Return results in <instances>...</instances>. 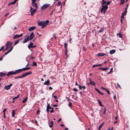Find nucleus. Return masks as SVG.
Masks as SVG:
<instances>
[{
	"instance_id": "obj_1",
	"label": "nucleus",
	"mask_w": 130,
	"mask_h": 130,
	"mask_svg": "<svg viewBox=\"0 0 130 130\" xmlns=\"http://www.w3.org/2000/svg\"><path fill=\"white\" fill-rule=\"evenodd\" d=\"M49 21L48 20H46L45 22L42 21L38 22V25L41 26V28H43L45 27L48 23Z\"/></svg>"
},
{
	"instance_id": "obj_2",
	"label": "nucleus",
	"mask_w": 130,
	"mask_h": 130,
	"mask_svg": "<svg viewBox=\"0 0 130 130\" xmlns=\"http://www.w3.org/2000/svg\"><path fill=\"white\" fill-rule=\"evenodd\" d=\"M108 6L107 5H103L101 8V12L103 13V14H104L105 13L106 11L108 9Z\"/></svg>"
},
{
	"instance_id": "obj_3",
	"label": "nucleus",
	"mask_w": 130,
	"mask_h": 130,
	"mask_svg": "<svg viewBox=\"0 0 130 130\" xmlns=\"http://www.w3.org/2000/svg\"><path fill=\"white\" fill-rule=\"evenodd\" d=\"M37 11V9H34L31 7H30V12H31V15L32 16L34 13L36 12Z\"/></svg>"
},
{
	"instance_id": "obj_4",
	"label": "nucleus",
	"mask_w": 130,
	"mask_h": 130,
	"mask_svg": "<svg viewBox=\"0 0 130 130\" xmlns=\"http://www.w3.org/2000/svg\"><path fill=\"white\" fill-rule=\"evenodd\" d=\"M50 5V4H45L44 5L41 7V9L42 10L45 9L46 8L48 7Z\"/></svg>"
},
{
	"instance_id": "obj_5",
	"label": "nucleus",
	"mask_w": 130,
	"mask_h": 130,
	"mask_svg": "<svg viewBox=\"0 0 130 130\" xmlns=\"http://www.w3.org/2000/svg\"><path fill=\"white\" fill-rule=\"evenodd\" d=\"M12 85V84H10V85H6L5 86L4 89L5 90H9L11 86Z\"/></svg>"
},
{
	"instance_id": "obj_6",
	"label": "nucleus",
	"mask_w": 130,
	"mask_h": 130,
	"mask_svg": "<svg viewBox=\"0 0 130 130\" xmlns=\"http://www.w3.org/2000/svg\"><path fill=\"white\" fill-rule=\"evenodd\" d=\"M16 74V72L15 71L14 72L13 71H9L7 74V76H9L10 75H13Z\"/></svg>"
},
{
	"instance_id": "obj_7",
	"label": "nucleus",
	"mask_w": 130,
	"mask_h": 130,
	"mask_svg": "<svg viewBox=\"0 0 130 130\" xmlns=\"http://www.w3.org/2000/svg\"><path fill=\"white\" fill-rule=\"evenodd\" d=\"M23 35V34L22 33L21 34H20V35H14L13 37V39H15L16 38H19V37H22Z\"/></svg>"
},
{
	"instance_id": "obj_8",
	"label": "nucleus",
	"mask_w": 130,
	"mask_h": 130,
	"mask_svg": "<svg viewBox=\"0 0 130 130\" xmlns=\"http://www.w3.org/2000/svg\"><path fill=\"white\" fill-rule=\"evenodd\" d=\"M31 5L32 7L35 8L36 9H37L38 8V5L36 3H32Z\"/></svg>"
},
{
	"instance_id": "obj_9",
	"label": "nucleus",
	"mask_w": 130,
	"mask_h": 130,
	"mask_svg": "<svg viewBox=\"0 0 130 130\" xmlns=\"http://www.w3.org/2000/svg\"><path fill=\"white\" fill-rule=\"evenodd\" d=\"M29 37L28 36L24 38L23 43H25L27 42L29 40Z\"/></svg>"
},
{
	"instance_id": "obj_10",
	"label": "nucleus",
	"mask_w": 130,
	"mask_h": 130,
	"mask_svg": "<svg viewBox=\"0 0 130 130\" xmlns=\"http://www.w3.org/2000/svg\"><path fill=\"white\" fill-rule=\"evenodd\" d=\"M12 43L11 42L8 41L7 42L6 45L7 46L9 47H10L11 46Z\"/></svg>"
},
{
	"instance_id": "obj_11",
	"label": "nucleus",
	"mask_w": 130,
	"mask_h": 130,
	"mask_svg": "<svg viewBox=\"0 0 130 130\" xmlns=\"http://www.w3.org/2000/svg\"><path fill=\"white\" fill-rule=\"evenodd\" d=\"M34 33L33 32H32L30 34L29 37V39L30 40H31V39L34 37Z\"/></svg>"
},
{
	"instance_id": "obj_12",
	"label": "nucleus",
	"mask_w": 130,
	"mask_h": 130,
	"mask_svg": "<svg viewBox=\"0 0 130 130\" xmlns=\"http://www.w3.org/2000/svg\"><path fill=\"white\" fill-rule=\"evenodd\" d=\"M33 44L32 42H30L29 44L28 45V48L30 49L31 48H32Z\"/></svg>"
},
{
	"instance_id": "obj_13",
	"label": "nucleus",
	"mask_w": 130,
	"mask_h": 130,
	"mask_svg": "<svg viewBox=\"0 0 130 130\" xmlns=\"http://www.w3.org/2000/svg\"><path fill=\"white\" fill-rule=\"evenodd\" d=\"M105 55H106V54L103 53H99L97 55V56L98 57L103 56Z\"/></svg>"
},
{
	"instance_id": "obj_14",
	"label": "nucleus",
	"mask_w": 130,
	"mask_h": 130,
	"mask_svg": "<svg viewBox=\"0 0 130 130\" xmlns=\"http://www.w3.org/2000/svg\"><path fill=\"white\" fill-rule=\"evenodd\" d=\"M95 90L97 91L99 94H100L102 95H104V94L102 93L98 89L95 88Z\"/></svg>"
},
{
	"instance_id": "obj_15",
	"label": "nucleus",
	"mask_w": 130,
	"mask_h": 130,
	"mask_svg": "<svg viewBox=\"0 0 130 130\" xmlns=\"http://www.w3.org/2000/svg\"><path fill=\"white\" fill-rule=\"evenodd\" d=\"M22 71V69L16 70L15 71V72H16V74L17 73L19 74L21 73Z\"/></svg>"
},
{
	"instance_id": "obj_16",
	"label": "nucleus",
	"mask_w": 130,
	"mask_h": 130,
	"mask_svg": "<svg viewBox=\"0 0 130 130\" xmlns=\"http://www.w3.org/2000/svg\"><path fill=\"white\" fill-rule=\"evenodd\" d=\"M50 80L48 79L44 83V84L46 85H48L50 84Z\"/></svg>"
},
{
	"instance_id": "obj_17",
	"label": "nucleus",
	"mask_w": 130,
	"mask_h": 130,
	"mask_svg": "<svg viewBox=\"0 0 130 130\" xmlns=\"http://www.w3.org/2000/svg\"><path fill=\"white\" fill-rule=\"evenodd\" d=\"M89 80L90 81V82L91 85H93L94 86H95V82L94 81L92 82L90 78L89 79Z\"/></svg>"
},
{
	"instance_id": "obj_18",
	"label": "nucleus",
	"mask_w": 130,
	"mask_h": 130,
	"mask_svg": "<svg viewBox=\"0 0 130 130\" xmlns=\"http://www.w3.org/2000/svg\"><path fill=\"white\" fill-rule=\"evenodd\" d=\"M36 28V27L35 26H32L30 28L28 29V31H31L34 29Z\"/></svg>"
},
{
	"instance_id": "obj_19",
	"label": "nucleus",
	"mask_w": 130,
	"mask_h": 130,
	"mask_svg": "<svg viewBox=\"0 0 130 130\" xmlns=\"http://www.w3.org/2000/svg\"><path fill=\"white\" fill-rule=\"evenodd\" d=\"M99 69H101L103 71H106L108 69V68H99Z\"/></svg>"
},
{
	"instance_id": "obj_20",
	"label": "nucleus",
	"mask_w": 130,
	"mask_h": 130,
	"mask_svg": "<svg viewBox=\"0 0 130 130\" xmlns=\"http://www.w3.org/2000/svg\"><path fill=\"white\" fill-rule=\"evenodd\" d=\"M7 75L5 73L2 72H0V77L4 76Z\"/></svg>"
},
{
	"instance_id": "obj_21",
	"label": "nucleus",
	"mask_w": 130,
	"mask_h": 130,
	"mask_svg": "<svg viewBox=\"0 0 130 130\" xmlns=\"http://www.w3.org/2000/svg\"><path fill=\"white\" fill-rule=\"evenodd\" d=\"M115 52H116V50H115L113 49V50H111L110 51V52H109L110 54H114V53H115Z\"/></svg>"
},
{
	"instance_id": "obj_22",
	"label": "nucleus",
	"mask_w": 130,
	"mask_h": 130,
	"mask_svg": "<svg viewBox=\"0 0 130 130\" xmlns=\"http://www.w3.org/2000/svg\"><path fill=\"white\" fill-rule=\"evenodd\" d=\"M104 124V123H102L99 126V127L98 128V130H100L102 127V126Z\"/></svg>"
},
{
	"instance_id": "obj_23",
	"label": "nucleus",
	"mask_w": 130,
	"mask_h": 130,
	"mask_svg": "<svg viewBox=\"0 0 130 130\" xmlns=\"http://www.w3.org/2000/svg\"><path fill=\"white\" fill-rule=\"evenodd\" d=\"M102 65L101 64H96V65H93L92 67L93 68L96 67H98V66H101Z\"/></svg>"
},
{
	"instance_id": "obj_24",
	"label": "nucleus",
	"mask_w": 130,
	"mask_h": 130,
	"mask_svg": "<svg viewBox=\"0 0 130 130\" xmlns=\"http://www.w3.org/2000/svg\"><path fill=\"white\" fill-rule=\"evenodd\" d=\"M15 111L14 110H12V117H14V116L15 115Z\"/></svg>"
},
{
	"instance_id": "obj_25",
	"label": "nucleus",
	"mask_w": 130,
	"mask_h": 130,
	"mask_svg": "<svg viewBox=\"0 0 130 130\" xmlns=\"http://www.w3.org/2000/svg\"><path fill=\"white\" fill-rule=\"evenodd\" d=\"M98 101L99 104V105L100 106H103V105L102 104V102L100 100H98Z\"/></svg>"
},
{
	"instance_id": "obj_26",
	"label": "nucleus",
	"mask_w": 130,
	"mask_h": 130,
	"mask_svg": "<svg viewBox=\"0 0 130 130\" xmlns=\"http://www.w3.org/2000/svg\"><path fill=\"white\" fill-rule=\"evenodd\" d=\"M100 29H101L99 30V31L98 32L99 33H101L104 30V27H101Z\"/></svg>"
},
{
	"instance_id": "obj_27",
	"label": "nucleus",
	"mask_w": 130,
	"mask_h": 130,
	"mask_svg": "<svg viewBox=\"0 0 130 130\" xmlns=\"http://www.w3.org/2000/svg\"><path fill=\"white\" fill-rule=\"evenodd\" d=\"M28 99V98L27 97H26L24 99V100H23L22 101V102L23 103H24L26 102V101H27Z\"/></svg>"
},
{
	"instance_id": "obj_28",
	"label": "nucleus",
	"mask_w": 130,
	"mask_h": 130,
	"mask_svg": "<svg viewBox=\"0 0 130 130\" xmlns=\"http://www.w3.org/2000/svg\"><path fill=\"white\" fill-rule=\"evenodd\" d=\"M26 74L27 76L30 75L32 73V72L31 71H30L29 72H27L26 73Z\"/></svg>"
},
{
	"instance_id": "obj_29",
	"label": "nucleus",
	"mask_w": 130,
	"mask_h": 130,
	"mask_svg": "<svg viewBox=\"0 0 130 130\" xmlns=\"http://www.w3.org/2000/svg\"><path fill=\"white\" fill-rule=\"evenodd\" d=\"M117 35H119V37L120 38H122L123 36L122 35L120 32H119L118 34H117Z\"/></svg>"
},
{
	"instance_id": "obj_30",
	"label": "nucleus",
	"mask_w": 130,
	"mask_h": 130,
	"mask_svg": "<svg viewBox=\"0 0 130 130\" xmlns=\"http://www.w3.org/2000/svg\"><path fill=\"white\" fill-rule=\"evenodd\" d=\"M46 108L50 109H51V107L50 106V104L47 103Z\"/></svg>"
},
{
	"instance_id": "obj_31",
	"label": "nucleus",
	"mask_w": 130,
	"mask_h": 130,
	"mask_svg": "<svg viewBox=\"0 0 130 130\" xmlns=\"http://www.w3.org/2000/svg\"><path fill=\"white\" fill-rule=\"evenodd\" d=\"M125 2V0H121V3L120 4V5L123 4Z\"/></svg>"
},
{
	"instance_id": "obj_32",
	"label": "nucleus",
	"mask_w": 130,
	"mask_h": 130,
	"mask_svg": "<svg viewBox=\"0 0 130 130\" xmlns=\"http://www.w3.org/2000/svg\"><path fill=\"white\" fill-rule=\"evenodd\" d=\"M68 45V44L66 43H65L64 44V46H65V50H67V45Z\"/></svg>"
},
{
	"instance_id": "obj_33",
	"label": "nucleus",
	"mask_w": 130,
	"mask_h": 130,
	"mask_svg": "<svg viewBox=\"0 0 130 130\" xmlns=\"http://www.w3.org/2000/svg\"><path fill=\"white\" fill-rule=\"evenodd\" d=\"M106 0H102V5H104L106 4Z\"/></svg>"
},
{
	"instance_id": "obj_34",
	"label": "nucleus",
	"mask_w": 130,
	"mask_h": 130,
	"mask_svg": "<svg viewBox=\"0 0 130 130\" xmlns=\"http://www.w3.org/2000/svg\"><path fill=\"white\" fill-rule=\"evenodd\" d=\"M22 71H26L28 70L27 67H26L23 68L22 69Z\"/></svg>"
},
{
	"instance_id": "obj_35",
	"label": "nucleus",
	"mask_w": 130,
	"mask_h": 130,
	"mask_svg": "<svg viewBox=\"0 0 130 130\" xmlns=\"http://www.w3.org/2000/svg\"><path fill=\"white\" fill-rule=\"evenodd\" d=\"M20 41V39H18V40H17L16 42H15L14 43V45H15L19 43Z\"/></svg>"
},
{
	"instance_id": "obj_36",
	"label": "nucleus",
	"mask_w": 130,
	"mask_h": 130,
	"mask_svg": "<svg viewBox=\"0 0 130 130\" xmlns=\"http://www.w3.org/2000/svg\"><path fill=\"white\" fill-rule=\"evenodd\" d=\"M127 10H126V9H125L124 11V12L122 13V14H123L125 15H126V14L127 13Z\"/></svg>"
},
{
	"instance_id": "obj_37",
	"label": "nucleus",
	"mask_w": 130,
	"mask_h": 130,
	"mask_svg": "<svg viewBox=\"0 0 130 130\" xmlns=\"http://www.w3.org/2000/svg\"><path fill=\"white\" fill-rule=\"evenodd\" d=\"M19 96V95H18L16 97H15L14 98H12V99L13 100H14L15 99H17L18 98Z\"/></svg>"
},
{
	"instance_id": "obj_38",
	"label": "nucleus",
	"mask_w": 130,
	"mask_h": 130,
	"mask_svg": "<svg viewBox=\"0 0 130 130\" xmlns=\"http://www.w3.org/2000/svg\"><path fill=\"white\" fill-rule=\"evenodd\" d=\"M32 63H33V66H36L37 65V64L35 62H33Z\"/></svg>"
},
{
	"instance_id": "obj_39",
	"label": "nucleus",
	"mask_w": 130,
	"mask_h": 130,
	"mask_svg": "<svg viewBox=\"0 0 130 130\" xmlns=\"http://www.w3.org/2000/svg\"><path fill=\"white\" fill-rule=\"evenodd\" d=\"M61 4L60 1H58L57 4V5L58 6H59Z\"/></svg>"
},
{
	"instance_id": "obj_40",
	"label": "nucleus",
	"mask_w": 130,
	"mask_h": 130,
	"mask_svg": "<svg viewBox=\"0 0 130 130\" xmlns=\"http://www.w3.org/2000/svg\"><path fill=\"white\" fill-rule=\"evenodd\" d=\"M22 75L23 77H24L27 76L26 74V73L23 74Z\"/></svg>"
},
{
	"instance_id": "obj_41",
	"label": "nucleus",
	"mask_w": 130,
	"mask_h": 130,
	"mask_svg": "<svg viewBox=\"0 0 130 130\" xmlns=\"http://www.w3.org/2000/svg\"><path fill=\"white\" fill-rule=\"evenodd\" d=\"M72 103L71 102H70L69 103V107H72Z\"/></svg>"
},
{
	"instance_id": "obj_42",
	"label": "nucleus",
	"mask_w": 130,
	"mask_h": 130,
	"mask_svg": "<svg viewBox=\"0 0 130 130\" xmlns=\"http://www.w3.org/2000/svg\"><path fill=\"white\" fill-rule=\"evenodd\" d=\"M111 2V1H108L106 3V5H107V6H108V5H109L110 3Z\"/></svg>"
},
{
	"instance_id": "obj_43",
	"label": "nucleus",
	"mask_w": 130,
	"mask_h": 130,
	"mask_svg": "<svg viewBox=\"0 0 130 130\" xmlns=\"http://www.w3.org/2000/svg\"><path fill=\"white\" fill-rule=\"evenodd\" d=\"M106 108L105 107L104 111L103 112V113L104 115H105L106 113Z\"/></svg>"
},
{
	"instance_id": "obj_44",
	"label": "nucleus",
	"mask_w": 130,
	"mask_h": 130,
	"mask_svg": "<svg viewBox=\"0 0 130 130\" xmlns=\"http://www.w3.org/2000/svg\"><path fill=\"white\" fill-rule=\"evenodd\" d=\"M14 4L13 3V2H11L10 3H9L8 4V5L9 6V5H14Z\"/></svg>"
},
{
	"instance_id": "obj_45",
	"label": "nucleus",
	"mask_w": 130,
	"mask_h": 130,
	"mask_svg": "<svg viewBox=\"0 0 130 130\" xmlns=\"http://www.w3.org/2000/svg\"><path fill=\"white\" fill-rule=\"evenodd\" d=\"M106 91L107 92L108 94H110V93L109 91L108 90L106 89Z\"/></svg>"
},
{
	"instance_id": "obj_46",
	"label": "nucleus",
	"mask_w": 130,
	"mask_h": 130,
	"mask_svg": "<svg viewBox=\"0 0 130 130\" xmlns=\"http://www.w3.org/2000/svg\"><path fill=\"white\" fill-rule=\"evenodd\" d=\"M86 48L85 46H83V50L85 51H86Z\"/></svg>"
},
{
	"instance_id": "obj_47",
	"label": "nucleus",
	"mask_w": 130,
	"mask_h": 130,
	"mask_svg": "<svg viewBox=\"0 0 130 130\" xmlns=\"http://www.w3.org/2000/svg\"><path fill=\"white\" fill-rule=\"evenodd\" d=\"M124 14H122L121 16V19H122V18L123 19H124Z\"/></svg>"
},
{
	"instance_id": "obj_48",
	"label": "nucleus",
	"mask_w": 130,
	"mask_h": 130,
	"mask_svg": "<svg viewBox=\"0 0 130 130\" xmlns=\"http://www.w3.org/2000/svg\"><path fill=\"white\" fill-rule=\"evenodd\" d=\"M73 90L76 92H77V90L76 88H73Z\"/></svg>"
},
{
	"instance_id": "obj_49",
	"label": "nucleus",
	"mask_w": 130,
	"mask_h": 130,
	"mask_svg": "<svg viewBox=\"0 0 130 130\" xmlns=\"http://www.w3.org/2000/svg\"><path fill=\"white\" fill-rule=\"evenodd\" d=\"M53 37L55 39H57V37L56 36V35L55 34H54L53 35Z\"/></svg>"
},
{
	"instance_id": "obj_50",
	"label": "nucleus",
	"mask_w": 130,
	"mask_h": 130,
	"mask_svg": "<svg viewBox=\"0 0 130 130\" xmlns=\"http://www.w3.org/2000/svg\"><path fill=\"white\" fill-rule=\"evenodd\" d=\"M55 10V9H53V10H52V11H51V13H50V15H52L53 14V12L54 11V10Z\"/></svg>"
},
{
	"instance_id": "obj_51",
	"label": "nucleus",
	"mask_w": 130,
	"mask_h": 130,
	"mask_svg": "<svg viewBox=\"0 0 130 130\" xmlns=\"http://www.w3.org/2000/svg\"><path fill=\"white\" fill-rule=\"evenodd\" d=\"M13 48V47H11L10 49L8 51L9 52H10L12 50Z\"/></svg>"
},
{
	"instance_id": "obj_52",
	"label": "nucleus",
	"mask_w": 130,
	"mask_h": 130,
	"mask_svg": "<svg viewBox=\"0 0 130 130\" xmlns=\"http://www.w3.org/2000/svg\"><path fill=\"white\" fill-rule=\"evenodd\" d=\"M101 88L102 89H103V90H106V88H104V87H101Z\"/></svg>"
},
{
	"instance_id": "obj_53",
	"label": "nucleus",
	"mask_w": 130,
	"mask_h": 130,
	"mask_svg": "<svg viewBox=\"0 0 130 130\" xmlns=\"http://www.w3.org/2000/svg\"><path fill=\"white\" fill-rule=\"evenodd\" d=\"M78 86H79V88L80 89H82V87L79 84L78 85Z\"/></svg>"
},
{
	"instance_id": "obj_54",
	"label": "nucleus",
	"mask_w": 130,
	"mask_h": 130,
	"mask_svg": "<svg viewBox=\"0 0 130 130\" xmlns=\"http://www.w3.org/2000/svg\"><path fill=\"white\" fill-rule=\"evenodd\" d=\"M7 110V108H5L4 110H3V113H5V111H6V110Z\"/></svg>"
},
{
	"instance_id": "obj_55",
	"label": "nucleus",
	"mask_w": 130,
	"mask_h": 130,
	"mask_svg": "<svg viewBox=\"0 0 130 130\" xmlns=\"http://www.w3.org/2000/svg\"><path fill=\"white\" fill-rule=\"evenodd\" d=\"M6 48L5 49V50H8V48H9L6 45Z\"/></svg>"
},
{
	"instance_id": "obj_56",
	"label": "nucleus",
	"mask_w": 130,
	"mask_h": 130,
	"mask_svg": "<svg viewBox=\"0 0 130 130\" xmlns=\"http://www.w3.org/2000/svg\"><path fill=\"white\" fill-rule=\"evenodd\" d=\"M10 53L8 51L6 53L4 54V55H6Z\"/></svg>"
},
{
	"instance_id": "obj_57",
	"label": "nucleus",
	"mask_w": 130,
	"mask_h": 130,
	"mask_svg": "<svg viewBox=\"0 0 130 130\" xmlns=\"http://www.w3.org/2000/svg\"><path fill=\"white\" fill-rule=\"evenodd\" d=\"M10 53L8 51L6 53L4 54V55H6Z\"/></svg>"
},
{
	"instance_id": "obj_58",
	"label": "nucleus",
	"mask_w": 130,
	"mask_h": 130,
	"mask_svg": "<svg viewBox=\"0 0 130 130\" xmlns=\"http://www.w3.org/2000/svg\"><path fill=\"white\" fill-rule=\"evenodd\" d=\"M36 0H32V3H34L36 2Z\"/></svg>"
},
{
	"instance_id": "obj_59",
	"label": "nucleus",
	"mask_w": 130,
	"mask_h": 130,
	"mask_svg": "<svg viewBox=\"0 0 130 130\" xmlns=\"http://www.w3.org/2000/svg\"><path fill=\"white\" fill-rule=\"evenodd\" d=\"M67 50H65V55L66 56H67Z\"/></svg>"
},
{
	"instance_id": "obj_60",
	"label": "nucleus",
	"mask_w": 130,
	"mask_h": 130,
	"mask_svg": "<svg viewBox=\"0 0 130 130\" xmlns=\"http://www.w3.org/2000/svg\"><path fill=\"white\" fill-rule=\"evenodd\" d=\"M54 112V110H51L50 111V112L51 113L53 112Z\"/></svg>"
},
{
	"instance_id": "obj_61",
	"label": "nucleus",
	"mask_w": 130,
	"mask_h": 130,
	"mask_svg": "<svg viewBox=\"0 0 130 130\" xmlns=\"http://www.w3.org/2000/svg\"><path fill=\"white\" fill-rule=\"evenodd\" d=\"M67 101L68 102H70V101L71 100H69V98H67Z\"/></svg>"
},
{
	"instance_id": "obj_62",
	"label": "nucleus",
	"mask_w": 130,
	"mask_h": 130,
	"mask_svg": "<svg viewBox=\"0 0 130 130\" xmlns=\"http://www.w3.org/2000/svg\"><path fill=\"white\" fill-rule=\"evenodd\" d=\"M48 109L47 108H46V111L48 112H49V109Z\"/></svg>"
},
{
	"instance_id": "obj_63",
	"label": "nucleus",
	"mask_w": 130,
	"mask_h": 130,
	"mask_svg": "<svg viewBox=\"0 0 130 130\" xmlns=\"http://www.w3.org/2000/svg\"><path fill=\"white\" fill-rule=\"evenodd\" d=\"M128 4H127V5H126V7L125 8V9H126V10H127V7H128Z\"/></svg>"
},
{
	"instance_id": "obj_64",
	"label": "nucleus",
	"mask_w": 130,
	"mask_h": 130,
	"mask_svg": "<svg viewBox=\"0 0 130 130\" xmlns=\"http://www.w3.org/2000/svg\"><path fill=\"white\" fill-rule=\"evenodd\" d=\"M82 88H83L84 89H86V87L84 86H82Z\"/></svg>"
}]
</instances>
